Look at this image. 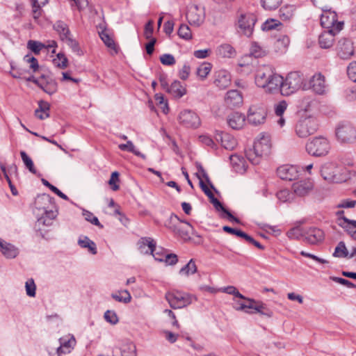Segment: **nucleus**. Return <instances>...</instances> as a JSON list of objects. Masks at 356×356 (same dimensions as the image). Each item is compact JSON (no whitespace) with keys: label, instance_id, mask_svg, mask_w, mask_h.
<instances>
[{"label":"nucleus","instance_id":"nucleus-1","mask_svg":"<svg viewBox=\"0 0 356 356\" xmlns=\"http://www.w3.org/2000/svg\"><path fill=\"white\" fill-rule=\"evenodd\" d=\"M35 205L38 209L44 211L43 216L39 219V221L45 225H49L51 221L56 218L58 213L53 199L49 195H42L38 197Z\"/></svg>","mask_w":356,"mask_h":356},{"label":"nucleus","instance_id":"nucleus-2","mask_svg":"<svg viewBox=\"0 0 356 356\" xmlns=\"http://www.w3.org/2000/svg\"><path fill=\"white\" fill-rule=\"evenodd\" d=\"M139 248L142 252L145 254L150 253L153 255L155 260L158 261H164L168 265H175L178 261V258L175 254H162L161 257H157L158 252L154 253L155 249V242L151 238H142L139 241Z\"/></svg>","mask_w":356,"mask_h":356},{"label":"nucleus","instance_id":"nucleus-3","mask_svg":"<svg viewBox=\"0 0 356 356\" xmlns=\"http://www.w3.org/2000/svg\"><path fill=\"white\" fill-rule=\"evenodd\" d=\"M168 228L184 241L190 240L193 232V227L189 222L181 220L176 215L170 216Z\"/></svg>","mask_w":356,"mask_h":356},{"label":"nucleus","instance_id":"nucleus-4","mask_svg":"<svg viewBox=\"0 0 356 356\" xmlns=\"http://www.w3.org/2000/svg\"><path fill=\"white\" fill-rule=\"evenodd\" d=\"M165 298L170 307L174 309L187 307L192 303L193 299H195L191 294L177 290L167 292Z\"/></svg>","mask_w":356,"mask_h":356},{"label":"nucleus","instance_id":"nucleus-5","mask_svg":"<svg viewBox=\"0 0 356 356\" xmlns=\"http://www.w3.org/2000/svg\"><path fill=\"white\" fill-rule=\"evenodd\" d=\"M303 78L296 72L289 73L286 79L282 78L280 92L282 95L288 96L298 90L302 85Z\"/></svg>","mask_w":356,"mask_h":356},{"label":"nucleus","instance_id":"nucleus-6","mask_svg":"<svg viewBox=\"0 0 356 356\" xmlns=\"http://www.w3.org/2000/svg\"><path fill=\"white\" fill-rule=\"evenodd\" d=\"M335 135L340 143L351 144L356 142V128L349 122H343L338 124Z\"/></svg>","mask_w":356,"mask_h":356},{"label":"nucleus","instance_id":"nucleus-7","mask_svg":"<svg viewBox=\"0 0 356 356\" xmlns=\"http://www.w3.org/2000/svg\"><path fill=\"white\" fill-rule=\"evenodd\" d=\"M343 168L334 163H325L321 170L323 178L329 182L339 183L346 180L343 175Z\"/></svg>","mask_w":356,"mask_h":356},{"label":"nucleus","instance_id":"nucleus-8","mask_svg":"<svg viewBox=\"0 0 356 356\" xmlns=\"http://www.w3.org/2000/svg\"><path fill=\"white\" fill-rule=\"evenodd\" d=\"M330 149L328 140L323 137H316L309 141L306 145L307 152L314 156L326 155Z\"/></svg>","mask_w":356,"mask_h":356},{"label":"nucleus","instance_id":"nucleus-9","mask_svg":"<svg viewBox=\"0 0 356 356\" xmlns=\"http://www.w3.org/2000/svg\"><path fill=\"white\" fill-rule=\"evenodd\" d=\"M268 115L267 108L263 104L252 105L249 108L247 120L253 126L264 124Z\"/></svg>","mask_w":356,"mask_h":356},{"label":"nucleus","instance_id":"nucleus-10","mask_svg":"<svg viewBox=\"0 0 356 356\" xmlns=\"http://www.w3.org/2000/svg\"><path fill=\"white\" fill-rule=\"evenodd\" d=\"M256 20L252 13L241 14L238 19V33L250 37L252 34Z\"/></svg>","mask_w":356,"mask_h":356},{"label":"nucleus","instance_id":"nucleus-11","mask_svg":"<svg viewBox=\"0 0 356 356\" xmlns=\"http://www.w3.org/2000/svg\"><path fill=\"white\" fill-rule=\"evenodd\" d=\"M317 130V124L314 119L305 118L300 120L296 127V132L300 138H306L314 134Z\"/></svg>","mask_w":356,"mask_h":356},{"label":"nucleus","instance_id":"nucleus-12","mask_svg":"<svg viewBox=\"0 0 356 356\" xmlns=\"http://www.w3.org/2000/svg\"><path fill=\"white\" fill-rule=\"evenodd\" d=\"M343 27V23H339L333 29H327L323 32L318 38V43L321 48L329 49L332 47L334 42V36Z\"/></svg>","mask_w":356,"mask_h":356},{"label":"nucleus","instance_id":"nucleus-13","mask_svg":"<svg viewBox=\"0 0 356 356\" xmlns=\"http://www.w3.org/2000/svg\"><path fill=\"white\" fill-rule=\"evenodd\" d=\"M60 346L56 348V353H52L49 350L50 356H60L62 354L71 353L76 346V341L73 335H67L59 339Z\"/></svg>","mask_w":356,"mask_h":356},{"label":"nucleus","instance_id":"nucleus-14","mask_svg":"<svg viewBox=\"0 0 356 356\" xmlns=\"http://www.w3.org/2000/svg\"><path fill=\"white\" fill-rule=\"evenodd\" d=\"M339 23H343V22L338 21L336 12L332 10L331 8L322 10L321 24L323 27L327 29H333Z\"/></svg>","mask_w":356,"mask_h":356},{"label":"nucleus","instance_id":"nucleus-15","mask_svg":"<svg viewBox=\"0 0 356 356\" xmlns=\"http://www.w3.org/2000/svg\"><path fill=\"white\" fill-rule=\"evenodd\" d=\"M179 122L186 127L197 128L200 125L199 116L191 110H184L179 115Z\"/></svg>","mask_w":356,"mask_h":356},{"label":"nucleus","instance_id":"nucleus-16","mask_svg":"<svg viewBox=\"0 0 356 356\" xmlns=\"http://www.w3.org/2000/svg\"><path fill=\"white\" fill-rule=\"evenodd\" d=\"M337 51L341 59L350 58L355 51L353 42L347 38L339 40L337 46Z\"/></svg>","mask_w":356,"mask_h":356},{"label":"nucleus","instance_id":"nucleus-17","mask_svg":"<svg viewBox=\"0 0 356 356\" xmlns=\"http://www.w3.org/2000/svg\"><path fill=\"white\" fill-rule=\"evenodd\" d=\"M253 148L261 155H268L271 149V140L268 134H261L254 142Z\"/></svg>","mask_w":356,"mask_h":356},{"label":"nucleus","instance_id":"nucleus-18","mask_svg":"<svg viewBox=\"0 0 356 356\" xmlns=\"http://www.w3.org/2000/svg\"><path fill=\"white\" fill-rule=\"evenodd\" d=\"M282 83V76L273 71L270 77L266 79V83L263 84L261 88H263L266 92L273 94L280 92V85Z\"/></svg>","mask_w":356,"mask_h":356},{"label":"nucleus","instance_id":"nucleus-19","mask_svg":"<svg viewBox=\"0 0 356 356\" xmlns=\"http://www.w3.org/2000/svg\"><path fill=\"white\" fill-rule=\"evenodd\" d=\"M277 174L282 179L292 181L298 177L299 171L294 165H283L277 168Z\"/></svg>","mask_w":356,"mask_h":356},{"label":"nucleus","instance_id":"nucleus-20","mask_svg":"<svg viewBox=\"0 0 356 356\" xmlns=\"http://www.w3.org/2000/svg\"><path fill=\"white\" fill-rule=\"evenodd\" d=\"M232 81L231 74L225 70L217 71L214 75V85L220 90H225L228 88Z\"/></svg>","mask_w":356,"mask_h":356},{"label":"nucleus","instance_id":"nucleus-21","mask_svg":"<svg viewBox=\"0 0 356 356\" xmlns=\"http://www.w3.org/2000/svg\"><path fill=\"white\" fill-rule=\"evenodd\" d=\"M225 102L228 107H239L243 102V95L237 90H230L225 95Z\"/></svg>","mask_w":356,"mask_h":356},{"label":"nucleus","instance_id":"nucleus-22","mask_svg":"<svg viewBox=\"0 0 356 356\" xmlns=\"http://www.w3.org/2000/svg\"><path fill=\"white\" fill-rule=\"evenodd\" d=\"M309 84L312 90L317 94H324L327 89L325 77L321 73L314 74L310 79Z\"/></svg>","mask_w":356,"mask_h":356},{"label":"nucleus","instance_id":"nucleus-23","mask_svg":"<svg viewBox=\"0 0 356 356\" xmlns=\"http://www.w3.org/2000/svg\"><path fill=\"white\" fill-rule=\"evenodd\" d=\"M292 188L294 193L298 196H305L313 188L312 182L309 180H301L293 184Z\"/></svg>","mask_w":356,"mask_h":356},{"label":"nucleus","instance_id":"nucleus-24","mask_svg":"<svg viewBox=\"0 0 356 356\" xmlns=\"http://www.w3.org/2000/svg\"><path fill=\"white\" fill-rule=\"evenodd\" d=\"M272 69L267 65L259 67L255 74L254 81L256 85L261 88L263 84L266 83V79L270 77Z\"/></svg>","mask_w":356,"mask_h":356},{"label":"nucleus","instance_id":"nucleus-25","mask_svg":"<svg viewBox=\"0 0 356 356\" xmlns=\"http://www.w3.org/2000/svg\"><path fill=\"white\" fill-rule=\"evenodd\" d=\"M324 238L323 232L316 227H311L307 229L305 234V241L310 244H316Z\"/></svg>","mask_w":356,"mask_h":356},{"label":"nucleus","instance_id":"nucleus-26","mask_svg":"<svg viewBox=\"0 0 356 356\" xmlns=\"http://www.w3.org/2000/svg\"><path fill=\"white\" fill-rule=\"evenodd\" d=\"M228 125L233 129H241L245 121V116L238 112L230 113L227 118Z\"/></svg>","mask_w":356,"mask_h":356},{"label":"nucleus","instance_id":"nucleus-27","mask_svg":"<svg viewBox=\"0 0 356 356\" xmlns=\"http://www.w3.org/2000/svg\"><path fill=\"white\" fill-rule=\"evenodd\" d=\"M46 93L49 95L54 94L57 91V83L51 78L42 75V81H41L39 86Z\"/></svg>","mask_w":356,"mask_h":356},{"label":"nucleus","instance_id":"nucleus-28","mask_svg":"<svg viewBox=\"0 0 356 356\" xmlns=\"http://www.w3.org/2000/svg\"><path fill=\"white\" fill-rule=\"evenodd\" d=\"M0 251L7 258H15L18 254L14 245L2 240H0Z\"/></svg>","mask_w":356,"mask_h":356},{"label":"nucleus","instance_id":"nucleus-29","mask_svg":"<svg viewBox=\"0 0 356 356\" xmlns=\"http://www.w3.org/2000/svg\"><path fill=\"white\" fill-rule=\"evenodd\" d=\"M197 11V7H195L191 8L187 13L188 21L192 25L200 26L204 21L203 17Z\"/></svg>","mask_w":356,"mask_h":356},{"label":"nucleus","instance_id":"nucleus-30","mask_svg":"<svg viewBox=\"0 0 356 356\" xmlns=\"http://www.w3.org/2000/svg\"><path fill=\"white\" fill-rule=\"evenodd\" d=\"M167 92L175 97L180 98L186 94V89L179 81H175L170 86Z\"/></svg>","mask_w":356,"mask_h":356},{"label":"nucleus","instance_id":"nucleus-31","mask_svg":"<svg viewBox=\"0 0 356 356\" xmlns=\"http://www.w3.org/2000/svg\"><path fill=\"white\" fill-rule=\"evenodd\" d=\"M50 105L48 102L40 101L39 102V107L35 111V116L40 120H44L49 118V111Z\"/></svg>","mask_w":356,"mask_h":356},{"label":"nucleus","instance_id":"nucleus-32","mask_svg":"<svg viewBox=\"0 0 356 356\" xmlns=\"http://www.w3.org/2000/svg\"><path fill=\"white\" fill-rule=\"evenodd\" d=\"M211 202L213 204L215 209L220 211H222L225 215L226 217L230 220V221H234L236 222H239V220L238 218H235L229 211H227L220 203V202L214 196L210 199Z\"/></svg>","mask_w":356,"mask_h":356},{"label":"nucleus","instance_id":"nucleus-33","mask_svg":"<svg viewBox=\"0 0 356 356\" xmlns=\"http://www.w3.org/2000/svg\"><path fill=\"white\" fill-rule=\"evenodd\" d=\"M338 225L344 229L350 236L353 234V232L356 231V220H350L346 217L340 218Z\"/></svg>","mask_w":356,"mask_h":356},{"label":"nucleus","instance_id":"nucleus-34","mask_svg":"<svg viewBox=\"0 0 356 356\" xmlns=\"http://www.w3.org/2000/svg\"><path fill=\"white\" fill-rule=\"evenodd\" d=\"M54 28L56 30V31L59 34L60 38L62 40H65L70 37V30L67 24L63 22H57L54 25Z\"/></svg>","mask_w":356,"mask_h":356},{"label":"nucleus","instance_id":"nucleus-35","mask_svg":"<svg viewBox=\"0 0 356 356\" xmlns=\"http://www.w3.org/2000/svg\"><path fill=\"white\" fill-rule=\"evenodd\" d=\"M217 54L224 58H232L235 56L236 53L231 45L223 44L218 47Z\"/></svg>","mask_w":356,"mask_h":356},{"label":"nucleus","instance_id":"nucleus-36","mask_svg":"<svg viewBox=\"0 0 356 356\" xmlns=\"http://www.w3.org/2000/svg\"><path fill=\"white\" fill-rule=\"evenodd\" d=\"M254 312H253V313L257 312L268 318L273 315V311L262 302H257V303H255V306H254Z\"/></svg>","mask_w":356,"mask_h":356},{"label":"nucleus","instance_id":"nucleus-37","mask_svg":"<svg viewBox=\"0 0 356 356\" xmlns=\"http://www.w3.org/2000/svg\"><path fill=\"white\" fill-rule=\"evenodd\" d=\"M78 243L81 248H88L89 252L92 254H97L96 244L87 236H85L82 239L80 238Z\"/></svg>","mask_w":356,"mask_h":356},{"label":"nucleus","instance_id":"nucleus-38","mask_svg":"<svg viewBox=\"0 0 356 356\" xmlns=\"http://www.w3.org/2000/svg\"><path fill=\"white\" fill-rule=\"evenodd\" d=\"M222 145L227 149H233L236 145V140L227 134L220 136Z\"/></svg>","mask_w":356,"mask_h":356},{"label":"nucleus","instance_id":"nucleus-39","mask_svg":"<svg viewBox=\"0 0 356 356\" xmlns=\"http://www.w3.org/2000/svg\"><path fill=\"white\" fill-rule=\"evenodd\" d=\"M119 149L122 151H127L129 152H131L134 154L136 156H140L143 159H146V156L145 154H142L137 149H136L135 146L134 145L133 143L130 140H128L126 144H120L118 146Z\"/></svg>","mask_w":356,"mask_h":356},{"label":"nucleus","instance_id":"nucleus-40","mask_svg":"<svg viewBox=\"0 0 356 356\" xmlns=\"http://www.w3.org/2000/svg\"><path fill=\"white\" fill-rule=\"evenodd\" d=\"M111 297L118 302L129 303L131 300V296L127 290L118 291V293H112Z\"/></svg>","mask_w":356,"mask_h":356},{"label":"nucleus","instance_id":"nucleus-41","mask_svg":"<svg viewBox=\"0 0 356 356\" xmlns=\"http://www.w3.org/2000/svg\"><path fill=\"white\" fill-rule=\"evenodd\" d=\"M197 272V266L193 259H191L188 263L182 267L179 270L181 275L188 276Z\"/></svg>","mask_w":356,"mask_h":356},{"label":"nucleus","instance_id":"nucleus-42","mask_svg":"<svg viewBox=\"0 0 356 356\" xmlns=\"http://www.w3.org/2000/svg\"><path fill=\"white\" fill-rule=\"evenodd\" d=\"M267 53V50L265 48L261 47L258 43L253 42L250 48V54L255 58H260L265 56Z\"/></svg>","mask_w":356,"mask_h":356},{"label":"nucleus","instance_id":"nucleus-43","mask_svg":"<svg viewBox=\"0 0 356 356\" xmlns=\"http://www.w3.org/2000/svg\"><path fill=\"white\" fill-rule=\"evenodd\" d=\"M333 256L336 257H349L348 252L344 242L340 241L335 248Z\"/></svg>","mask_w":356,"mask_h":356},{"label":"nucleus","instance_id":"nucleus-44","mask_svg":"<svg viewBox=\"0 0 356 356\" xmlns=\"http://www.w3.org/2000/svg\"><path fill=\"white\" fill-rule=\"evenodd\" d=\"M282 0H261L262 7L266 10L277 9L281 4Z\"/></svg>","mask_w":356,"mask_h":356},{"label":"nucleus","instance_id":"nucleus-45","mask_svg":"<svg viewBox=\"0 0 356 356\" xmlns=\"http://www.w3.org/2000/svg\"><path fill=\"white\" fill-rule=\"evenodd\" d=\"M264 155H261L259 153H257L254 148L250 149L246 152L247 159L254 165L259 163L261 158Z\"/></svg>","mask_w":356,"mask_h":356},{"label":"nucleus","instance_id":"nucleus-46","mask_svg":"<svg viewBox=\"0 0 356 356\" xmlns=\"http://www.w3.org/2000/svg\"><path fill=\"white\" fill-rule=\"evenodd\" d=\"M20 155H21L22 159L24 165L29 169V170L31 172H32L33 174H35L36 170L34 167V164H33L32 159L24 151H22L20 152Z\"/></svg>","mask_w":356,"mask_h":356},{"label":"nucleus","instance_id":"nucleus-47","mask_svg":"<svg viewBox=\"0 0 356 356\" xmlns=\"http://www.w3.org/2000/svg\"><path fill=\"white\" fill-rule=\"evenodd\" d=\"M99 36L104 43L106 46H107L108 48L115 50V52L116 53L117 51L115 49V44L112 39V38L108 34L106 31H102L99 33Z\"/></svg>","mask_w":356,"mask_h":356},{"label":"nucleus","instance_id":"nucleus-48","mask_svg":"<svg viewBox=\"0 0 356 356\" xmlns=\"http://www.w3.org/2000/svg\"><path fill=\"white\" fill-rule=\"evenodd\" d=\"M83 216H84L86 220L90 222L92 225L97 226L100 229L103 228V225L99 222L98 218L95 216L92 213L87 210H83Z\"/></svg>","mask_w":356,"mask_h":356},{"label":"nucleus","instance_id":"nucleus-49","mask_svg":"<svg viewBox=\"0 0 356 356\" xmlns=\"http://www.w3.org/2000/svg\"><path fill=\"white\" fill-rule=\"evenodd\" d=\"M211 67L209 63H203L197 70V76L202 79H205L211 72Z\"/></svg>","mask_w":356,"mask_h":356},{"label":"nucleus","instance_id":"nucleus-50","mask_svg":"<svg viewBox=\"0 0 356 356\" xmlns=\"http://www.w3.org/2000/svg\"><path fill=\"white\" fill-rule=\"evenodd\" d=\"M27 47L35 54H39L40 51L45 47V45L35 40H29L27 43Z\"/></svg>","mask_w":356,"mask_h":356},{"label":"nucleus","instance_id":"nucleus-51","mask_svg":"<svg viewBox=\"0 0 356 356\" xmlns=\"http://www.w3.org/2000/svg\"><path fill=\"white\" fill-rule=\"evenodd\" d=\"M178 35L185 40H190L192 38V33L190 28L186 24H181L178 29Z\"/></svg>","mask_w":356,"mask_h":356},{"label":"nucleus","instance_id":"nucleus-52","mask_svg":"<svg viewBox=\"0 0 356 356\" xmlns=\"http://www.w3.org/2000/svg\"><path fill=\"white\" fill-rule=\"evenodd\" d=\"M53 62L57 67L64 69L67 66L68 60L64 54L59 53L57 54L56 58L53 60Z\"/></svg>","mask_w":356,"mask_h":356},{"label":"nucleus","instance_id":"nucleus-53","mask_svg":"<svg viewBox=\"0 0 356 356\" xmlns=\"http://www.w3.org/2000/svg\"><path fill=\"white\" fill-rule=\"evenodd\" d=\"M230 161L232 165L235 166V170L236 172H242L245 171L243 161L239 158V156L236 155L231 156Z\"/></svg>","mask_w":356,"mask_h":356},{"label":"nucleus","instance_id":"nucleus-54","mask_svg":"<svg viewBox=\"0 0 356 356\" xmlns=\"http://www.w3.org/2000/svg\"><path fill=\"white\" fill-rule=\"evenodd\" d=\"M42 184L45 186H47L52 192H54V193H56L58 196H59L60 197H61L62 199L63 200H68V197L65 195L63 193H62L59 189H58L56 186H53L52 184H51L48 181H47L46 179H42Z\"/></svg>","mask_w":356,"mask_h":356},{"label":"nucleus","instance_id":"nucleus-55","mask_svg":"<svg viewBox=\"0 0 356 356\" xmlns=\"http://www.w3.org/2000/svg\"><path fill=\"white\" fill-rule=\"evenodd\" d=\"M26 294L30 297H35L36 286L33 279L28 280L25 283Z\"/></svg>","mask_w":356,"mask_h":356},{"label":"nucleus","instance_id":"nucleus-56","mask_svg":"<svg viewBox=\"0 0 356 356\" xmlns=\"http://www.w3.org/2000/svg\"><path fill=\"white\" fill-rule=\"evenodd\" d=\"M292 196L293 195L287 189L281 190L277 193V197L282 202L290 201Z\"/></svg>","mask_w":356,"mask_h":356},{"label":"nucleus","instance_id":"nucleus-57","mask_svg":"<svg viewBox=\"0 0 356 356\" xmlns=\"http://www.w3.org/2000/svg\"><path fill=\"white\" fill-rule=\"evenodd\" d=\"M281 25V24L273 19H270L266 20L262 25V29L264 31H270L272 29H276L277 26Z\"/></svg>","mask_w":356,"mask_h":356},{"label":"nucleus","instance_id":"nucleus-58","mask_svg":"<svg viewBox=\"0 0 356 356\" xmlns=\"http://www.w3.org/2000/svg\"><path fill=\"white\" fill-rule=\"evenodd\" d=\"M24 61H26L28 63H30V69L33 70V72H35L39 69V65L38 60L33 56H29V55H26L24 58Z\"/></svg>","mask_w":356,"mask_h":356},{"label":"nucleus","instance_id":"nucleus-59","mask_svg":"<svg viewBox=\"0 0 356 356\" xmlns=\"http://www.w3.org/2000/svg\"><path fill=\"white\" fill-rule=\"evenodd\" d=\"M65 41L74 52L76 53L78 55L81 54V50L79 47V43L76 40L69 37L65 40Z\"/></svg>","mask_w":356,"mask_h":356},{"label":"nucleus","instance_id":"nucleus-60","mask_svg":"<svg viewBox=\"0 0 356 356\" xmlns=\"http://www.w3.org/2000/svg\"><path fill=\"white\" fill-rule=\"evenodd\" d=\"M118 181L119 173L118 172H113L108 181V184L111 186L113 191H116L119 189V186L118 185Z\"/></svg>","mask_w":356,"mask_h":356},{"label":"nucleus","instance_id":"nucleus-61","mask_svg":"<svg viewBox=\"0 0 356 356\" xmlns=\"http://www.w3.org/2000/svg\"><path fill=\"white\" fill-rule=\"evenodd\" d=\"M42 6L43 5L41 2L35 3V1H32V13L33 17L35 19H38L41 16L42 12V10L41 8Z\"/></svg>","mask_w":356,"mask_h":356},{"label":"nucleus","instance_id":"nucleus-62","mask_svg":"<svg viewBox=\"0 0 356 356\" xmlns=\"http://www.w3.org/2000/svg\"><path fill=\"white\" fill-rule=\"evenodd\" d=\"M160 61L164 65H173L175 63V57L169 54L162 55L160 57Z\"/></svg>","mask_w":356,"mask_h":356},{"label":"nucleus","instance_id":"nucleus-63","mask_svg":"<svg viewBox=\"0 0 356 356\" xmlns=\"http://www.w3.org/2000/svg\"><path fill=\"white\" fill-rule=\"evenodd\" d=\"M106 321L112 325H115L118 322V318L115 312L108 310L104 314Z\"/></svg>","mask_w":356,"mask_h":356},{"label":"nucleus","instance_id":"nucleus-64","mask_svg":"<svg viewBox=\"0 0 356 356\" xmlns=\"http://www.w3.org/2000/svg\"><path fill=\"white\" fill-rule=\"evenodd\" d=\"M347 74L349 78L356 82V62H352L348 67Z\"/></svg>","mask_w":356,"mask_h":356}]
</instances>
